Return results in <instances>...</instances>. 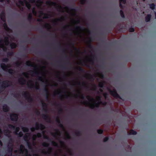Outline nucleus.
Listing matches in <instances>:
<instances>
[{"label": "nucleus", "instance_id": "obj_1", "mask_svg": "<svg viewBox=\"0 0 156 156\" xmlns=\"http://www.w3.org/2000/svg\"><path fill=\"white\" fill-rule=\"evenodd\" d=\"M1 66L2 69L4 71H7L12 75H13L15 73V71L14 70L12 69H8L7 68H9L10 66L9 65H6L5 63H2L1 64Z\"/></svg>", "mask_w": 156, "mask_h": 156}, {"label": "nucleus", "instance_id": "obj_2", "mask_svg": "<svg viewBox=\"0 0 156 156\" xmlns=\"http://www.w3.org/2000/svg\"><path fill=\"white\" fill-rule=\"evenodd\" d=\"M46 4L47 5L49 6H53L58 10L59 11H61L63 12L62 7L59 5L57 4L56 2H52L50 1H48L46 2Z\"/></svg>", "mask_w": 156, "mask_h": 156}, {"label": "nucleus", "instance_id": "obj_3", "mask_svg": "<svg viewBox=\"0 0 156 156\" xmlns=\"http://www.w3.org/2000/svg\"><path fill=\"white\" fill-rule=\"evenodd\" d=\"M12 82L8 80H5L2 82V84L0 87V92H2L7 87L9 86L11 84Z\"/></svg>", "mask_w": 156, "mask_h": 156}, {"label": "nucleus", "instance_id": "obj_4", "mask_svg": "<svg viewBox=\"0 0 156 156\" xmlns=\"http://www.w3.org/2000/svg\"><path fill=\"white\" fill-rule=\"evenodd\" d=\"M22 95L24 96L26 99L29 102H32L34 101L33 99L31 97L30 94L27 92H23Z\"/></svg>", "mask_w": 156, "mask_h": 156}, {"label": "nucleus", "instance_id": "obj_5", "mask_svg": "<svg viewBox=\"0 0 156 156\" xmlns=\"http://www.w3.org/2000/svg\"><path fill=\"white\" fill-rule=\"evenodd\" d=\"M109 92L110 94L114 98H119L122 99V98L117 93V92L115 90H110Z\"/></svg>", "mask_w": 156, "mask_h": 156}, {"label": "nucleus", "instance_id": "obj_6", "mask_svg": "<svg viewBox=\"0 0 156 156\" xmlns=\"http://www.w3.org/2000/svg\"><path fill=\"white\" fill-rule=\"evenodd\" d=\"M30 135V133H27L23 136V139L25 141H26L27 142V144L28 147L29 148H31V144L30 142H29L28 139L29 138Z\"/></svg>", "mask_w": 156, "mask_h": 156}, {"label": "nucleus", "instance_id": "obj_7", "mask_svg": "<svg viewBox=\"0 0 156 156\" xmlns=\"http://www.w3.org/2000/svg\"><path fill=\"white\" fill-rule=\"evenodd\" d=\"M11 120L13 121H17L18 118V115L17 114H11L10 115Z\"/></svg>", "mask_w": 156, "mask_h": 156}, {"label": "nucleus", "instance_id": "obj_8", "mask_svg": "<svg viewBox=\"0 0 156 156\" xmlns=\"http://www.w3.org/2000/svg\"><path fill=\"white\" fill-rule=\"evenodd\" d=\"M36 129L37 130H39L40 129L41 130L44 129L45 128V126L42 124H39L38 122H37L35 124Z\"/></svg>", "mask_w": 156, "mask_h": 156}, {"label": "nucleus", "instance_id": "obj_9", "mask_svg": "<svg viewBox=\"0 0 156 156\" xmlns=\"http://www.w3.org/2000/svg\"><path fill=\"white\" fill-rule=\"evenodd\" d=\"M30 82L31 83V84H29L28 83H27V85L30 88H34L37 90H40V88L39 85H38L37 86H35L34 84L32 83V81H30Z\"/></svg>", "mask_w": 156, "mask_h": 156}, {"label": "nucleus", "instance_id": "obj_10", "mask_svg": "<svg viewBox=\"0 0 156 156\" xmlns=\"http://www.w3.org/2000/svg\"><path fill=\"white\" fill-rule=\"evenodd\" d=\"M93 40L92 38L91 37H90L89 38V40L87 41V43L88 44V47L90 49H91L92 51H94L93 49L94 47L92 45L91 42Z\"/></svg>", "mask_w": 156, "mask_h": 156}, {"label": "nucleus", "instance_id": "obj_11", "mask_svg": "<svg viewBox=\"0 0 156 156\" xmlns=\"http://www.w3.org/2000/svg\"><path fill=\"white\" fill-rule=\"evenodd\" d=\"M20 149L18 151L20 153H23L24 151H25L27 154L28 153L27 150L25 149L24 146L22 144L20 146Z\"/></svg>", "mask_w": 156, "mask_h": 156}, {"label": "nucleus", "instance_id": "obj_12", "mask_svg": "<svg viewBox=\"0 0 156 156\" xmlns=\"http://www.w3.org/2000/svg\"><path fill=\"white\" fill-rule=\"evenodd\" d=\"M8 126L10 129H12L14 130L15 129H16V131L14 132L15 134L16 132H17L18 133V132L20 130V129L19 127H16L14 126L11 124H8Z\"/></svg>", "mask_w": 156, "mask_h": 156}, {"label": "nucleus", "instance_id": "obj_13", "mask_svg": "<svg viewBox=\"0 0 156 156\" xmlns=\"http://www.w3.org/2000/svg\"><path fill=\"white\" fill-rule=\"evenodd\" d=\"M41 116L43 119L47 121L48 122H51V118L48 115L45 114H42Z\"/></svg>", "mask_w": 156, "mask_h": 156}, {"label": "nucleus", "instance_id": "obj_14", "mask_svg": "<svg viewBox=\"0 0 156 156\" xmlns=\"http://www.w3.org/2000/svg\"><path fill=\"white\" fill-rule=\"evenodd\" d=\"M101 104L100 103V101H99L97 103H96L95 104H89V107L90 108L92 109H94L95 107H96V108H98L99 106Z\"/></svg>", "mask_w": 156, "mask_h": 156}, {"label": "nucleus", "instance_id": "obj_15", "mask_svg": "<svg viewBox=\"0 0 156 156\" xmlns=\"http://www.w3.org/2000/svg\"><path fill=\"white\" fill-rule=\"evenodd\" d=\"M39 13L40 15V16L42 15L44 16L43 17L44 19H48L49 18V16H51L50 15L48 14L44 13L42 11H40L39 12Z\"/></svg>", "mask_w": 156, "mask_h": 156}, {"label": "nucleus", "instance_id": "obj_16", "mask_svg": "<svg viewBox=\"0 0 156 156\" xmlns=\"http://www.w3.org/2000/svg\"><path fill=\"white\" fill-rule=\"evenodd\" d=\"M13 149V144H12V145H10V146L9 145H8V151L10 154V156H11L12 154V152Z\"/></svg>", "mask_w": 156, "mask_h": 156}, {"label": "nucleus", "instance_id": "obj_17", "mask_svg": "<svg viewBox=\"0 0 156 156\" xmlns=\"http://www.w3.org/2000/svg\"><path fill=\"white\" fill-rule=\"evenodd\" d=\"M44 138L45 139H46L48 140H49L50 141H51V143L52 145L54 146L58 147V144L55 141H51L48 137L47 136H44Z\"/></svg>", "mask_w": 156, "mask_h": 156}, {"label": "nucleus", "instance_id": "obj_18", "mask_svg": "<svg viewBox=\"0 0 156 156\" xmlns=\"http://www.w3.org/2000/svg\"><path fill=\"white\" fill-rule=\"evenodd\" d=\"M0 18L1 20L4 22H6L5 14L4 11H2L0 15Z\"/></svg>", "mask_w": 156, "mask_h": 156}, {"label": "nucleus", "instance_id": "obj_19", "mask_svg": "<svg viewBox=\"0 0 156 156\" xmlns=\"http://www.w3.org/2000/svg\"><path fill=\"white\" fill-rule=\"evenodd\" d=\"M18 82L21 84L23 85L25 84L26 80L24 78L21 77L18 80Z\"/></svg>", "mask_w": 156, "mask_h": 156}, {"label": "nucleus", "instance_id": "obj_20", "mask_svg": "<svg viewBox=\"0 0 156 156\" xmlns=\"http://www.w3.org/2000/svg\"><path fill=\"white\" fill-rule=\"evenodd\" d=\"M9 108L6 104H4L3 106V110L4 112H6L9 111Z\"/></svg>", "mask_w": 156, "mask_h": 156}, {"label": "nucleus", "instance_id": "obj_21", "mask_svg": "<svg viewBox=\"0 0 156 156\" xmlns=\"http://www.w3.org/2000/svg\"><path fill=\"white\" fill-rule=\"evenodd\" d=\"M43 91L44 92L45 94V96H46V98L47 99H48V90L46 87H45L43 89Z\"/></svg>", "mask_w": 156, "mask_h": 156}, {"label": "nucleus", "instance_id": "obj_22", "mask_svg": "<svg viewBox=\"0 0 156 156\" xmlns=\"http://www.w3.org/2000/svg\"><path fill=\"white\" fill-rule=\"evenodd\" d=\"M64 20V17H63L62 16L59 19H55L53 21V23L54 24H55L57 23L58 21H60V22H62Z\"/></svg>", "mask_w": 156, "mask_h": 156}, {"label": "nucleus", "instance_id": "obj_23", "mask_svg": "<svg viewBox=\"0 0 156 156\" xmlns=\"http://www.w3.org/2000/svg\"><path fill=\"white\" fill-rule=\"evenodd\" d=\"M26 65L29 66H31L34 67H36L37 66L34 65L32 64L30 61H27L26 63Z\"/></svg>", "mask_w": 156, "mask_h": 156}, {"label": "nucleus", "instance_id": "obj_24", "mask_svg": "<svg viewBox=\"0 0 156 156\" xmlns=\"http://www.w3.org/2000/svg\"><path fill=\"white\" fill-rule=\"evenodd\" d=\"M151 14H147L145 17V21L146 22H148L151 19Z\"/></svg>", "mask_w": 156, "mask_h": 156}, {"label": "nucleus", "instance_id": "obj_25", "mask_svg": "<svg viewBox=\"0 0 156 156\" xmlns=\"http://www.w3.org/2000/svg\"><path fill=\"white\" fill-rule=\"evenodd\" d=\"M52 149L51 147H49L48 148V151H42L41 153L44 154H47L48 153L50 154L51 153Z\"/></svg>", "mask_w": 156, "mask_h": 156}, {"label": "nucleus", "instance_id": "obj_26", "mask_svg": "<svg viewBox=\"0 0 156 156\" xmlns=\"http://www.w3.org/2000/svg\"><path fill=\"white\" fill-rule=\"evenodd\" d=\"M69 45L72 46L73 48L76 51L79 52L80 51V50L79 48H77L75 47L74 46V43H71L69 44Z\"/></svg>", "mask_w": 156, "mask_h": 156}, {"label": "nucleus", "instance_id": "obj_27", "mask_svg": "<svg viewBox=\"0 0 156 156\" xmlns=\"http://www.w3.org/2000/svg\"><path fill=\"white\" fill-rule=\"evenodd\" d=\"M76 30H85L86 29L83 26H77L75 27Z\"/></svg>", "mask_w": 156, "mask_h": 156}, {"label": "nucleus", "instance_id": "obj_28", "mask_svg": "<svg viewBox=\"0 0 156 156\" xmlns=\"http://www.w3.org/2000/svg\"><path fill=\"white\" fill-rule=\"evenodd\" d=\"M30 73H31L33 75H38L39 74V72L36 70L33 71H30Z\"/></svg>", "mask_w": 156, "mask_h": 156}, {"label": "nucleus", "instance_id": "obj_29", "mask_svg": "<svg viewBox=\"0 0 156 156\" xmlns=\"http://www.w3.org/2000/svg\"><path fill=\"white\" fill-rule=\"evenodd\" d=\"M25 3L26 4V6L29 9H30L31 7L30 4L26 0H24Z\"/></svg>", "mask_w": 156, "mask_h": 156}, {"label": "nucleus", "instance_id": "obj_30", "mask_svg": "<svg viewBox=\"0 0 156 156\" xmlns=\"http://www.w3.org/2000/svg\"><path fill=\"white\" fill-rule=\"evenodd\" d=\"M3 27H4L5 30H6L8 31L10 30V29L8 27L6 22H4V24H3Z\"/></svg>", "mask_w": 156, "mask_h": 156}, {"label": "nucleus", "instance_id": "obj_31", "mask_svg": "<svg viewBox=\"0 0 156 156\" xmlns=\"http://www.w3.org/2000/svg\"><path fill=\"white\" fill-rule=\"evenodd\" d=\"M10 47L12 49H14L17 47L16 44L15 43H12L10 45Z\"/></svg>", "mask_w": 156, "mask_h": 156}, {"label": "nucleus", "instance_id": "obj_32", "mask_svg": "<svg viewBox=\"0 0 156 156\" xmlns=\"http://www.w3.org/2000/svg\"><path fill=\"white\" fill-rule=\"evenodd\" d=\"M129 135H135L136 134L137 132L136 131L133 129H131L129 132H128Z\"/></svg>", "mask_w": 156, "mask_h": 156}, {"label": "nucleus", "instance_id": "obj_33", "mask_svg": "<svg viewBox=\"0 0 156 156\" xmlns=\"http://www.w3.org/2000/svg\"><path fill=\"white\" fill-rule=\"evenodd\" d=\"M4 132L5 135L8 136L11 133V131L9 129H7L4 130Z\"/></svg>", "mask_w": 156, "mask_h": 156}, {"label": "nucleus", "instance_id": "obj_34", "mask_svg": "<svg viewBox=\"0 0 156 156\" xmlns=\"http://www.w3.org/2000/svg\"><path fill=\"white\" fill-rule=\"evenodd\" d=\"M32 16L31 14L30 13L29 14L28 17H27V20H28L30 22L32 20Z\"/></svg>", "mask_w": 156, "mask_h": 156}, {"label": "nucleus", "instance_id": "obj_35", "mask_svg": "<svg viewBox=\"0 0 156 156\" xmlns=\"http://www.w3.org/2000/svg\"><path fill=\"white\" fill-rule=\"evenodd\" d=\"M22 129L24 132H27L29 131V129L27 127H23Z\"/></svg>", "mask_w": 156, "mask_h": 156}, {"label": "nucleus", "instance_id": "obj_36", "mask_svg": "<svg viewBox=\"0 0 156 156\" xmlns=\"http://www.w3.org/2000/svg\"><path fill=\"white\" fill-rule=\"evenodd\" d=\"M15 134L18 135V136L20 137H22L23 135V134L21 131L19 132L18 133L17 132H16L15 133Z\"/></svg>", "mask_w": 156, "mask_h": 156}, {"label": "nucleus", "instance_id": "obj_37", "mask_svg": "<svg viewBox=\"0 0 156 156\" xmlns=\"http://www.w3.org/2000/svg\"><path fill=\"white\" fill-rule=\"evenodd\" d=\"M75 135L77 136H80L82 135L81 132L80 131H76L75 132Z\"/></svg>", "mask_w": 156, "mask_h": 156}, {"label": "nucleus", "instance_id": "obj_38", "mask_svg": "<svg viewBox=\"0 0 156 156\" xmlns=\"http://www.w3.org/2000/svg\"><path fill=\"white\" fill-rule=\"evenodd\" d=\"M71 138V137L69 135V134L68 133H66V136L65 137V139L66 140H69Z\"/></svg>", "mask_w": 156, "mask_h": 156}, {"label": "nucleus", "instance_id": "obj_39", "mask_svg": "<svg viewBox=\"0 0 156 156\" xmlns=\"http://www.w3.org/2000/svg\"><path fill=\"white\" fill-rule=\"evenodd\" d=\"M13 52L12 51L8 52L7 53V55L8 57L12 56L13 55Z\"/></svg>", "mask_w": 156, "mask_h": 156}, {"label": "nucleus", "instance_id": "obj_40", "mask_svg": "<svg viewBox=\"0 0 156 156\" xmlns=\"http://www.w3.org/2000/svg\"><path fill=\"white\" fill-rule=\"evenodd\" d=\"M150 8L152 10H154L155 8V5L154 3H152L150 4Z\"/></svg>", "mask_w": 156, "mask_h": 156}, {"label": "nucleus", "instance_id": "obj_41", "mask_svg": "<svg viewBox=\"0 0 156 156\" xmlns=\"http://www.w3.org/2000/svg\"><path fill=\"white\" fill-rule=\"evenodd\" d=\"M120 14L121 17L123 18H125V15L123 11L122 10L120 11Z\"/></svg>", "mask_w": 156, "mask_h": 156}, {"label": "nucleus", "instance_id": "obj_42", "mask_svg": "<svg viewBox=\"0 0 156 156\" xmlns=\"http://www.w3.org/2000/svg\"><path fill=\"white\" fill-rule=\"evenodd\" d=\"M25 3L24 0L23 1L21 0H19L18 1V4L19 5H24V3Z\"/></svg>", "mask_w": 156, "mask_h": 156}, {"label": "nucleus", "instance_id": "obj_43", "mask_svg": "<svg viewBox=\"0 0 156 156\" xmlns=\"http://www.w3.org/2000/svg\"><path fill=\"white\" fill-rule=\"evenodd\" d=\"M22 62H17L15 63V64L16 66L17 67H19L21 65Z\"/></svg>", "mask_w": 156, "mask_h": 156}, {"label": "nucleus", "instance_id": "obj_44", "mask_svg": "<svg viewBox=\"0 0 156 156\" xmlns=\"http://www.w3.org/2000/svg\"><path fill=\"white\" fill-rule=\"evenodd\" d=\"M77 69L79 71H80L82 72V73H84L85 72V70H84L82 68V67H79L77 68Z\"/></svg>", "mask_w": 156, "mask_h": 156}, {"label": "nucleus", "instance_id": "obj_45", "mask_svg": "<svg viewBox=\"0 0 156 156\" xmlns=\"http://www.w3.org/2000/svg\"><path fill=\"white\" fill-rule=\"evenodd\" d=\"M94 56H92L91 58H90V62L92 64V65H93L94 64Z\"/></svg>", "mask_w": 156, "mask_h": 156}, {"label": "nucleus", "instance_id": "obj_46", "mask_svg": "<svg viewBox=\"0 0 156 156\" xmlns=\"http://www.w3.org/2000/svg\"><path fill=\"white\" fill-rule=\"evenodd\" d=\"M9 59L8 58H3L2 60V62H7L9 61Z\"/></svg>", "mask_w": 156, "mask_h": 156}, {"label": "nucleus", "instance_id": "obj_47", "mask_svg": "<svg viewBox=\"0 0 156 156\" xmlns=\"http://www.w3.org/2000/svg\"><path fill=\"white\" fill-rule=\"evenodd\" d=\"M97 132L98 134H102L103 132V131L102 129H98L97 130Z\"/></svg>", "mask_w": 156, "mask_h": 156}, {"label": "nucleus", "instance_id": "obj_48", "mask_svg": "<svg viewBox=\"0 0 156 156\" xmlns=\"http://www.w3.org/2000/svg\"><path fill=\"white\" fill-rule=\"evenodd\" d=\"M5 42L6 45H8L9 44V40H8V38L7 37H5Z\"/></svg>", "mask_w": 156, "mask_h": 156}, {"label": "nucleus", "instance_id": "obj_49", "mask_svg": "<svg viewBox=\"0 0 156 156\" xmlns=\"http://www.w3.org/2000/svg\"><path fill=\"white\" fill-rule=\"evenodd\" d=\"M3 40L2 39H0V46L1 47H2L4 46L3 44Z\"/></svg>", "mask_w": 156, "mask_h": 156}, {"label": "nucleus", "instance_id": "obj_50", "mask_svg": "<svg viewBox=\"0 0 156 156\" xmlns=\"http://www.w3.org/2000/svg\"><path fill=\"white\" fill-rule=\"evenodd\" d=\"M42 146L44 147H48L49 146V144L46 143L44 142L42 144Z\"/></svg>", "mask_w": 156, "mask_h": 156}, {"label": "nucleus", "instance_id": "obj_51", "mask_svg": "<svg viewBox=\"0 0 156 156\" xmlns=\"http://www.w3.org/2000/svg\"><path fill=\"white\" fill-rule=\"evenodd\" d=\"M97 89V86L95 84H94L93 85V87L91 89V90L95 91Z\"/></svg>", "mask_w": 156, "mask_h": 156}, {"label": "nucleus", "instance_id": "obj_52", "mask_svg": "<svg viewBox=\"0 0 156 156\" xmlns=\"http://www.w3.org/2000/svg\"><path fill=\"white\" fill-rule=\"evenodd\" d=\"M82 85L87 88H89V87L87 85L86 83L84 82H83L82 83Z\"/></svg>", "mask_w": 156, "mask_h": 156}, {"label": "nucleus", "instance_id": "obj_53", "mask_svg": "<svg viewBox=\"0 0 156 156\" xmlns=\"http://www.w3.org/2000/svg\"><path fill=\"white\" fill-rule=\"evenodd\" d=\"M104 83L103 82H101L99 83L98 86L102 88L103 87Z\"/></svg>", "mask_w": 156, "mask_h": 156}, {"label": "nucleus", "instance_id": "obj_54", "mask_svg": "<svg viewBox=\"0 0 156 156\" xmlns=\"http://www.w3.org/2000/svg\"><path fill=\"white\" fill-rule=\"evenodd\" d=\"M109 140V137H105L103 140V141L104 142H106L107 141H108Z\"/></svg>", "mask_w": 156, "mask_h": 156}, {"label": "nucleus", "instance_id": "obj_55", "mask_svg": "<svg viewBox=\"0 0 156 156\" xmlns=\"http://www.w3.org/2000/svg\"><path fill=\"white\" fill-rule=\"evenodd\" d=\"M58 124V126H59L62 128V129H64V126L63 125V124L62 123H61V122L59 124Z\"/></svg>", "mask_w": 156, "mask_h": 156}, {"label": "nucleus", "instance_id": "obj_56", "mask_svg": "<svg viewBox=\"0 0 156 156\" xmlns=\"http://www.w3.org/2000/svg\"><path fill=\"white\" fill-rule=\"evenodd\" d=\"M34 136L40 138L41 136V134L40 133H38L36 135H34Z\"/></svg>", "mask_w": 156, "mask_h": 156}, {"label": "nucleus", "instance_id": "obj_57", "mask_svg": "<svg viewBox=\"0 0 156 156\" xmlns=\"http://www.w3.org/2000/svg\"><path fill=\"white\" fill-rule=\"evenodd\" d=\"M55 94H56L59 95V98H62V95L61 94L60 92H58V91H56L55 92Z\"/></svg>", "mask_w": 156, "mask_h": 156}, {"label": "nucleus", "instance_id": "obj_58", "mask_svg": "<svg viewBox=\"0 0 156 156\" xmlns=\"http://www.w3.org/2000/svg\"><path fill=\"white\" fill-rule=\"evenodd\" d=\"M81 4L82 5H84L86 2V0H80Z\"/></svg>", "mask_w": 156, "mask_h": 156}, {"label": "nucleus", "instance_id": "obj_59", "mask_svg": "<svg viewBox=\"0 0 156 156\" xmlns=\"http://www.w3.org/2000/svg\"><path fill=\"white\" fill-rule=\"evenodd\" d=\"M100 103L101 104V105L104 106L106 105L107 104V102L106 101L103 102L102 101H100Z\"/></svg>", "mask_w": 156, "mask_h": 156}, {"label": "nucleus", "instance_id": "obj_60", "mask_svg": "<svg viewBox=\"0 0 156 156\" xmlns=\"http://www.w3.org/2000/svg\"><path fill=\"white\" fill-rule=\"evenodd\" d=\"M135 30L133 27H130L129 29V31L130 32H133Z\"/></svg>", "mask_w": 156, "mask_h": 156}, {"label": "nucleus", "instance_id": "obj_61", "mask_svg": "<svg viewBox=\"0 0 156 156\" xmlns=\"http://www.w3.org/2000/svg\"><path fill=\"white\" fill-rule=\"evenodd\" d=\"M20 95L18 93L14 94L13 96L15 98H17L20 96Z\"/></svg>", "mask_w": 156, "mask_h": 156}, {"label": "nucleus", "instance_id": "obj_62", "mask_svg": "<svg viewBox=\"0 0 156 156\" xmlns=\"http://www.w3.org/2000/svg\"><path fill=\"white\" fill-rule=\"evenodd\" d=\"M56 122L58 123L59 124L61 122L60 121L59 119V118L58 117L56 119Z\"/></svg>", "mask_w": 156, "mask_h": 156}, {"label": "nucleus", "instance_id": "obj_63", "mask_svg": "<svg viewBox=\"0 0 156 156\" xmlns=\"http://www.w3.org/2000/svg\"><path fill=\"white\" fill-rule=\"evenodd\" d=\"M22 75L26 77H27L28 76V74L27 73L23 72L22 73Z\"/></svg>", "mask_w": 156, "mask_h": 156}, {"label": "nucleus", "instance_id": "obj_64", "mask_svg": "<svg viewBox=\"0 0 156 156\" xmlns=\"http://www.w3.org/2000/svg\"><path fill=\"white\" fill-rule=\"evenodd\" d=\"M44 27L45 28H48L50 27V25L49 24L46 23L44 26Z\"/></svg>", "mask_w": 156, "mask_h": 156}]
</instances>
